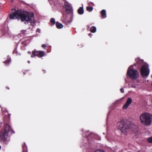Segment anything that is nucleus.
<instances>
[{
	"instance_id": "obj_21",
	"label": "nucleus",
	"mask_w": 152,
	"mask_h": 152,
	"mask_svg": "<svg viewBox=\"0 0 152 152\" xmlns=\"http://www.w3.org/2000/svg\"><path fill=\"white\" fill-rule=\"evenodd\" d=\"M78 13L80 15L84 13V10H77Z\"/></svg>"
},
{
	"instance_id": "obj_25",
	"label": "nucleus",
	"mask_w": 152,
	"mask_h": 152,
	"mask_svg": "<svg viewBox=\"0 0 152 152\" xmlns=\"http://www.w3.org/2000/svg\"><path fill=\"white\" fill-rule=\"evenodd\" d=\"M42 47L43 48H45L46 47V45L45 44H42Z\"/></svg>"
},
{
	"instance_id": "obj_7",
	"label": "nucleus",
	"mask_w": 152,
	"mask_h": 152,
	"mask_svg": "<svg viewBox=\"0 0 152 152\" xmlns=\"http://www.w3.org/2000/svg\"><path fill=\"white\" fill-rule=\"evenodd\" d=\"M141 73L142 77L144 78H146L149 73V70L146 66L143 65L141 69Z\"/></svg>"
},
{
	"instance_id": "obj_8",
	"label": "nucleus",
	"mask_w": 152,
	"mask_h": 152,
	"mask_svg": "<svg viewBox=\"0 0 152 152\" xmlns=\"http://www.w3.org/2000/svg\"><path fill=\"white\" fill-rule=\"evenodd\" d=\"M46 54V53L43 51H37L34 49L32 51L31 57L33 58L34 56H37L39 58H41L45 56Z\"/></svg>"
},
{
	"instance_id": "obj_35",
	"label": "nucleus",
	"mask_w": 152,
	"mask_h": 152,
	"mask_svg": "<svg viewBox=\"0 0 152 152\" xmlns=\"http://www.w3.org/2000/svg\"><path fill=\"white\" fill-rule=\"evenodd\" d=\"M151 86H152V83H151Z\"/></svg>"
},
{
	"instance_id": "obj_11",
	"label": "nucleus",
	"mask_w": 152,
	"mask_h": 152,
	"mask_svg": "<svg viewBox=\"0 0 152 152\" xmlns=\"http://www.w3.org/2000/svg\"><path fill=\"white\" fill-rule=\"evenodd\" d=\"M88 6L86 7V10H93V7L94 6V3L91 2L88 3Z\"/></svg>"
},
{
	"instance_id": "obj_2",
	"label": "nucleus",
	"mask_w": 152,
	"mask_h": 152,
	"mask_svg": "<svg viewBox=\"0 0 152 152\" xmlns=\"http://www.w3.org/2000/svg\"><path fill=\"white\" fill-rule=\"evenodd\" d=\"M117 125L122 132L126 134L128 132L134 133L137 131V127L136 125L130 124L124 120H122L120 122H118Z\"/></svg>"
},
{
	"instance_id": "obj_3",
	"label": "nucleus",
	"mask_w": 152,
	"mask_h": 152,
	"mask_svg": "<svg viewBox=\"0 0 152 152\" xmlns=\"http://www.w3.org/2000/svg\"><path fill=\"white\" fill-rule=\"evenodd\" d=\"M9 133L11 134L14 133L15 132L8 124H6L4 129L0 132V142H5L8 140Z\"/></svg>"
},
{
	"instance_id": "obj_32",
	"label": "nucleus",
	"mask_w": 152,
	"mask_h": 152,
	"mask_svg": "<svg viewBox=\"0 0 152 152\" xmlns=\"http://www.w3.org/2000/svg\"><path fill=\"white\" fill-rule=\"evenodd\" d=\"M11 10H16V8H12Z\"/></svg>"
},
{
	"instance_id": "obj_22",
	"label": "nucleus",
	"mask_w": 152,
	"mask_h": 152,
	"mask_svg": "<svg viewBox=\"0 0 152 152\" xmlns=\"http://www.w3.org/2000/svg\"><path fill=\"white\" fill-rule=\"evenodd\" d=\"M129 105L126 103L123 106V108L124 109H125L127 108L129 106Z\"/></svg>"
},
{
	"instance_id": "obj_16",
	"label": "nucleus",
	"mask_w": 152,
	"mask_h": 152,
	"mask_svg": "<svg viewBox=\"0 0 152 152\" xmlns=\"http://www.w3.org/2000/svg\"><path fill=\"white\" fill-rule=\"evenodd\" d=\"M90 31L92 33H95L96 31V28L94 26H92L90 28Z\"/></svg>"
},
{
	"instance_id": "obj_12",
	"label": "nucleus",
	"mask_w": 152,
	"mask_h": 152,
	"mask_svg": "<svg viewBox=\"0 0 152 152\" xmlns=\"http://www.w3.org/2000/svg\"><path fill=\"white\" fill-rule=\"evenodd\" d=\"M135 61L136 62L137 64L139 66L141 65L143 63L142 61L139 58H136L135 59Z\"/></svg>"
},
{
	"instance_id": "obj_30",
	"label": "nucleus",
	"mask_w": 152,
	"mask_h": 152,
	"mask_svg": "<svg viewBox=\"0 0 152 152\" xmlns=\"http://www.w3.org/2000/svg\"><path fill=\"white\" fill-rule=\"evenodd\" d=\"M10 1L11 2V3H13V0H10Z\"/></svg>"
},
{
	"instance_id": "obj_6",
	"label": "nucleus",
	"mask_w": 152,
	"mask_h": 152,
	"mask_svg": "<svg viewBox=\"0 0 152 152\" xmlns=\"http://www.w3.org/2000/svg\"><path fill=\"white\" fill-rule=\"evenodd\" d=\"M133 68V66H130L128 69L127 74L129 77L132 80H136L138 77L139 73L137 70Z\"/></svg>"
},
{
	"instance_id": "obj_17",
	"label": "nucleus",
	"mask_w": 152,
	"mask_h": 152,
	"mask_svg": "<svg viewBox=\"0 0 152 152\" xmlns=\"http://www.w3.org/2000/svg\"><path fill=\"white\" fill-rule=\"evenodd\" d=\"M13 54H15L16 56L17 55H20V54L18 53V51L17 50V47L15 48V49H14L13 52Z\"/></svg>"
},
{
	"instance_id": "obj_13",
	"label": "nucleus",
	"mask_w": 152,
	"mask_h": 152,
	"mask_svg": "<svg viewBox=\"0 0 152 152\" xmlns=\"http://www.w3.org/2000/svg\"><path fill=\"white\" fill-rule=\"evenodd\" d=\"M100 13L101 17L103 18H106V14L105 10H102L101 11Z\"/></svg>"
},
{
	"instance_id": "obj_31",
	"label": "nucleus",
	"mask_w": 152,
	"mask_h": 152,
	"mask_svg": "<svg viewBox=\"0 0 152 152\" xmlns=\"http://www.w3.org/2000/svg\"><path fill=\"white\" fill-rule=\"evenodd\" d=\"M88 10L89 11V12H91V11L92 10Z\"/></svg>"
},
{
	"instance_id": "obj_27",
	"label": "nucleus",
	"mask_w": 152,
	"mask_h": 152,
	"mask_svg": "<svg viewBox=\"0 0 152 152\" xmlns=\"http://www.w3.org/2000/svg\"><path fill=\"white\" fill-rule=\"evenodd\" d=\"M78 10H83V7H80L79 8V9Z\"/></svg>"
},
{
	"instance_id": "obj_1",
	"label": "nucleus",
	"mask_w": 152,
	"mask_h": 152,
	"mask_svg": "<svg viewBox=\"0 0 152 152\" xmlns=\"http://www.w3.org/2000/svg\"><path fill=\"white\" fill-rule=\"evenodd\" d=\"M15 11L9 15L10 19H17L22 22L26 21L31 23L34 21V15L32 12H30L24 10H15Z\"/></svg>"
},
{
	"instance_id": "obj_26",
	"label": "nucleus",
	"mask_w": 152,
	"mask_h": 152,
	"mask_svg": "<svg viewBox=\"0 0 152 152\" xmlns=\"http://www.w3.org/2000/svg\"><path fill=\"white\" fill-rule=\"evenodd\" d=\"M9 62V61L8 60H6L5 61L4 63H8Z\"/></svg>"
},
{
	"instance_id": "obj_36",
	"label": "nucleus",
	"mask_w": 152,
	"mask_h": 152,
	"mask_svg": "<svg viewBox=\"0 0 152 152\" xmlns=\"http://www.w3.org/2000/svg\"><path fill=\"white\" fill-rule=\"evenodd\" d=\"M43 71H45V70H43Z\"/></svg>"
},
{
	"instance_id": "obj_19",
	"label": "nucleus",
	"mask_w": 152,
	"mask_h": 152,
	"mask_svg": "<svg viewBox=\"0 0 152 152\" xmlns=\"http://www.w3.org/2000/svg\"><path fill=\"white\" fill-rule=\"evenodd\" d=\"M147 141L150 143H152V137L148 138L147 139Z\"/></svg>"
},
{
	"instance_id": "obj_24",
	"label": "nucleus",
	"mask_w": 152,
	"mask_h": 152,
	"mask_svg": "<svg viewBox=\"0 0 152 152\" xmlns=\"http://www.w3.org/2000/svg\"><path fill=\"white\" fill-rule=\"evenodd\" d=\"M28 71H26L25 72H23V74L24 75H25L27 73H28Z\"/></svg>"
},
{
	"instance_id": "obj_4",
	"label": "nucleus",
	"mask_w": 152,
	"mask_h": 152,
	"mask_svg": "<svg viewBox=\"0 0 152 152\" xmlns=\"http://www.w3.org/2000/svg\"><path fill=\"white\" fill-rule=\"evenodd\" d=\"M62 12L63 17L62 18V22L67 25L70 24L72 20L73 10H63Z\"/></svg>"
},
{
	"instance_id": "obj_33",
	"label": "nucleus",
	"mask_w": 152,
	"mask_h": 152,
	"mask_svg": "<svg viewBox=\"0 0 152 152\" xmlns=\"http://www.w3.org/2000/svg\"><path fill=\"white\" fill-rule=\"evenodd\" d=\"M27 62L28 63H30V62L29 61H28Z\"/></svg>"
},
{
	"instance_id": "obj_15",
	"label": "nucleus",
	"mask_w": 152,
	"mask_h": 152,
	"mask_svg": "<svg viewBox=\"0 0 152 152\" xmlns=\"http://www.w3.org/2000/svg\"><path fill=\"white\" fill-rule=\"evenodd\" d=\"M56 27L58 28H61L63 27V25L61 23L57 22L56 23Z\"/></svg>"
},
{
	"instance_id": "obj_14",
	"label": "nucleus",
	"mask_w": 152,
	"mask_h": 152,
	"mask_svg": "<svg viewBox=\"0 0 152 152\" xmlns=\"http://www.w3.org/2000/svg\"><path fill=\"white\" fill-rule=\"evenodd\" d=\"M23 152H27V147L25 143H24L22 146Z\"/></svg>"
},
{
	"instance_id": "obj_28",
	"label": "nucleus",
	"mask_w": 152,
	"mask_h": 152,
	"mask_svg": "<svg viewBox=\"0 0 152 152\" xmlns=\"http://www.w3.org/2000/svg\"><path fill=\"white\" fill-rule=\"evenodd\" d=\"M88 35L91 37V36L92 35V34L91 33H90L88 34Z\"/></svg>"
},
{
	"instance_id": "obj_20",
	"label": "nucleus",
	"mask_w": 152,
	"mask_h": 152,
	"mask_svg": "<svg viewBox=\"0 0 152 152\" xmlns=\"http://www.w3.org/2000/svg\"><path fill=\"white\" fill-rule=\"evenodd\" d=\"M50 22L53 24H54L55 23V19L53 18H51L50 20Z\"/></svg>"
},
{
	"instance_id": "obj_23",
	"label": "nucleus",
	"mask_w": 152,
	"mask_h": 152,
	"mask_svg": "<svg viewBox=\"0 0 152 152\" xmlns=\"http://www.w3.org/2000/svg\"><path fill=\"white\" fill-rule=\"evenodd\" d=\"M120 91L121 93H124V89L122 88H121Z\"/></svg>"
},
{
	"instance_id": "obj_29",
	"label": "nucleus",
	"mask_w": 152,
	"mask_h": 152,
	"mask_svg": "<svg viewBox=\"0 0 152 152\" xmlns=\"http://www.w3.org/2000/svg\"><path fill=\"white\" fill-rule=\"evenodd\" d=\"M6 88L7 89H8V90L10 89V88H9V87H6Z\"/></svg>"
},
{
	"instance_id": "obj_5",
	"label": "nucleus",
	"mask_w": 152,
	"mask_h": 152,
	"mask_svg": "<svg viewBox=\"0 0 152 152\" xmlns=\"http://www.w3.org/2000/svg\"><path fill=\"white\" fill-rule=\"evenodd\" d=\"M140 122L143 124L149 126L152 122V115L148 113H143L140 115Z\"/></svg>"
},
{
	"instance_id": "obj_18",
	"label": "nucleus",
	"mask_w": 152,
	"mask_h": 152,
	"mask_svg": "<svg viewBox=\"0 0 152 152\" xmlns=\"http://www.w3.org/2000/svg\"><path fill=\"white\" fill-rule=\"evenodd\" d=\"M132 102V99L130 98H128L127 100L126 103L129 105Z\"/></svg>"
},
{
	"instance_id": "obj_34",
	"label": "nucleus",
	"mask_w": 152,
	"mask_h": 152,
	"mask_svg": "<svg viewBox=\"0 0 152 152\" xmlns=\"http://www.w3.org/2000/svg\"><path fill=\"white\" fill-rule=\"evenodd\" d=\"M28 53H30V54L31 53V52H29V51L28 52Z\"/></svg>"
},
{
	"instance_id": "obj_9",
	"label": "nucleus",
	"mask_w": 152,
	"mask_h": 152,
	"mask_svg": "<svg viewBox=\"0 0 152 152\" xmlns=\"http://www.w3.org/2000/svg\"><path fill=\"white\" fill-rule=\"evenodd\" d=\"M63 7L65 9V10H72V9L71 5L66 1L64 2Z\"/></svg>"
},
{
	"instance_id": "obj_10",
	"label": "nucleus",
	"mask_w": 152,
	"mask_h": 152,
	"mask_svg": "<svg viewBox=\"0 0 152 152\" xmlns=\"http://www.w3.org/2000/svg\"><path fill=\"white\" fill-rule=\"evenodd\" d=\"M2 32L4 35L6 34H10V31L8 27H3L1 29Z\"/></svg>"
}]
</instances>
